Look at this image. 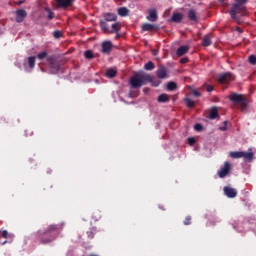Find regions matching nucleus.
<instances>
[{"instance_id": "37", "label": "nucleus", "mask_w": 256, "mask_h": 256, "mask_svg": "<svg viewBox=\"0 0 256 256\" xmlns=\"http://www.w3.org/2000/svg\"><path fill=\"white\" fill-rule=\"evenodd\" d=\"M153 79L154 77L152 76V82L150 83H152L153 87H159V85H161V81L159 80L154 81Z\"/></svg>"}, {"instance_id": "9", "label": "nucleus", "mask_w": 256, "mask_h": 256, "mask_svg": "<svg viewBox=\"0 0 256 256\" xmlns=\"http://www.w3.org/2000/svg\"><path fill=\"white\" fill-rule=\"evenodd\" d=\"M223 191H224V195H226L228 199H235V197H237V190L235 188L226 186L223 188Z\"/></svg>"}, {"instance_id": "21", "label": "nucleus", "mask_w": 256, "mask_h": 256, "mask_svg": "<svg viewBox=\"0 0 256 256\" xmlns=\"http://www.w3.org/2000/svg\"><path fill=\"white\" fill-rule=\"evenodd\" d=\"M99 25L101 28V31L104 33H109V24L105 20H99Z\"/></svg>"}, {"instance_id": "18", "label": "nucleus", "mask_w": 256, "mask_h": 256, "mask_svg": "<svg viewBox=\"0 0 256 256\" xmlns=\"http://www.w3.org/2000/svg\"><path fill=\"white\" fill-rule=\"evenodd\" d=\"M121 31V23L115 22L111 25V29L108 30V33L113 35V33H119Z\"/></svg>"}, {"instance_id": "38", "label": "nucleus", "mask_w": 256, "mask_h": 256, "mask_svg": "<svg viewBox=\"0 0 256 256\" xmlns=\"http://www.w3.org/2000/svg\"><path fill=\"white\" fill-rule=\"evenodd\" d=\"M195 131H203V125L197 123L194 125Z\"/></svg>"}, {"instance_id": "40", "label": "nucleus", "mask_w": 256, "mask_h": 256, "mask_svg": "<svg viewBox=\"0 0 256 256\" xmlns=\"http://www.w3.org/2000/svg\"><path fill=\"white\" fill-rule=\"evenodd\" d=\"M184 225H191V216H186L184 220Z\"/></svg>"}, {"instance_id": "11", "label": "nucleus", "mask_w": 256, "mask_h": 256, "mask_svg": "<svg viewBox=\"0 0 256 256\" xmlns=\"http://www.w3.org/2000/svg\"><path fill=\"white\" fill-rule=\"evenodd\" d=\"M167 73V67L163 65L159 66L158 70L156 71L158 79H167Z\"/></svg>"}, {"instance_id": "26", "label": "nucleus", "mask_w": 256, "mask_h": 256, "mask_svg": "<svg viewBox=\"0 0 256 256\" xmlns=\"http://www.w3.org/2000/svg\"><path fill=\"white\" fill-rule=\"evenodd\" d=\"M210 119H217V117H219V111L217 110V107H213L210 110V115H209Z\"/></svg>"}, {"instance_id": "2", "label": "nucleus", "mask_w": 256, "mask_h": 256, "mask_svg": "<svg viewBox=\"0 0 256 256\" xmlns=\"http://www.w3.org/2000/svg\"><path fill=\"white\" fill-rule=\"evenodd\" d=\"M129 83L132 89H141L143 85H147V83H153V76L141 71L134 74L130 78Z\"/></svg>"}, {"instance_id": "20", "label": "nucleus", "mask_w": 256, "mask_h": 256, "mask_svg": "<svg viewBox=\"0 0 256 256\" xmlns=\"http://www.w3.org/2000/svg\"><path fill=\"white\" fill-rule=\"evenodd\" d=\"M171 21L173 23H181V21H183V14H181V13H173V15L171 17Z\"/></svg>"}, {"instance_id": "25", "label": "nucleus", "mask_w": 256, "mask_h": 256, "mask_svg": "<svg viewBox=\"0 0 256 256\" xmlns=\"http://www.w3.org/2000/svg\"><path fill=\"white\" fill-rule=\"evenodd\" d=\"M116 76H117V70L112 68L107 70L106 77H108V79H113Z\"/></svg>"}, {"instance_id": "1", "label": "nucleus", "mask_w": 256, "mask_h": 256, "mask_svg": "<svg viewBox=\"0 0 256 256\" xmlns=\"http://www.w3.org/2000/svg\"><path fill=\"white\" fill-rule=\"evenodd\" d=\"M63 226L61 224H51L44 232L38 231L36 238L42 245H47L57 238V233L61 231Z\"/></svg>"}, {"instance_id": "7", "label": "nucleus", "mask_w": 256, "mask_h": 256, "mask_svg": "<svg viewBox=\"0 0 256 256\" xmlns=\"http://www.w3.org/2000/svg\"><path fill=\"white\" fill-rule=\"evenodd\" d=\"M217 81L221 84L231 83V81H235V76L230 72L222 73L218 75Z\"/></svg>"}, {"instance_id": "15", "label": "nucleus", "mask_w": 256, "mask_h": 256, "mask_svg": "<svg viewBox=\"0 0 256 256\" xmlns=\"http://www.w3.org/2000/svg\"><path fill=\"white\" fill-rule=\"evenodd\" d=\"M141 29L142 31H157L159 29V26L151 23H144Z\"/></svg>"}, {"instance_id": "35", "label": "nucleus", "mask_w": 256, "mask_h": 256, "mask_svg": "<svg viewBox=\"0 0 256 256\" xmlns=\"http://www.w3.org/2000/svg\"><path fill=\"white\" fill-rule=\"evenodd\" d=\"M249 63H250V65H256V56L255 55L249 56Z\"/></svg>"}, {"instance_id": "29", "label": "nucleus", "mask_w": 256, "mask_h": 256, "mask_svg": "<svg viewBox=\"0 0 256 256\" xmlns=\"http://www.w3.org/2000/svg\"><path fill=\"white\" fill-rule=\"evenodd\" d=\"M177 89V83L175 82H168L167 83V90L168 91H176Z\"/></svg>"}, {"instance_id": "10", "label": "nucleus", "mask_w": 256, "mask_h": 256, "mask_svg": "<svg viewBox=\"0 0 256 256\" xmlns=\"http://www.w3.org/2000/svg\"><path fill=\"white\" fill-rule=\"evenodd\" d=\"M27 17V11L25 9L16 10V23H23Z\"/></svg>"}, {"instance_id": "34", "label": "nucleus", "mask_w": 256, "mask_h": 256, "mask_svg": "<svg viewBox=\"0 0 256 256\" xmlns=\"http://www.w3.org/2000/svg\"><path fill=\"white\" fill-rule=\"evenodd\" d=\"M62 35H63V33L59 30L54 31V33H53V36L55 39H61Z\"/></svg>"}, {"instance_id": "30", "label": "nucleus", "mask_w": 256, "mask_h": 256, "mask_svg": "<svg viewBox=\"0 0 256 256\" xmlns=\"http://www.w3.org/2000/svg\"><path fill=\"white\" fill-rule=\"evenodd\" d=\"M185 103L189 109H193V107H195V102L191 100V98H185Z\"/></svg>"}, {"instance_id": "27", "label": "nucleus", "mask_w": 256, "mask_h": 256, "mask_svg": "<svg viewBox=\"0 0 256 256\" xmlns=\"http://www.w3.org/2000/svg\"><path fill=\"white\" fill-rule=\"evenodd\" d=\"M36 57L35 56H30L28 58V65L30 67V69H35V61H36Z\"/></svg>"}, {"instance_id": "14", "label": "nucleus", "mask_w": 256, "mask_h": 256, "mask_svg": "<svg viewBox=\"0 0 256 256\" xmlns=\"http://www.w3.org/2000/svg\"><path fill=\"white\" fill-rule=\"evenodd\" d=\"M147 21H151L152 23H155L157 19H159V16L157 15L156 9H150L149 15L146 17Z\"/></svg>"}, {"instance_id": "43", "label": "nucleus", "mask_w": 256, "mask_h": 256, "mask_svg": "<svg viewBox=\"0 0 256 256\" xmlns=\"http://www.w3.org/2000/svg\"><path fill=\"white\" fill-rule=\"evenodd\" d=\"M87 235L89 239H93V237H95V234L93 233V231L87 232Z\"/></svg>"}, {"instance_id": "3", "label": "nucleus", "mask_w": 256, "mask_h": 256, "mask_svg": "<svg viewBox=\"0 0 256 256\" xmlns=\"http://www.w3.org/2000/svg\"><path fill=\"white\" fill-rule=\"evenodd\" d=\"M245 3H247V0H236V3L232 5L229 13L234 21H239V16L237 15H245V12L247 11Z\"/></svg>"}, {"instance_id": "23", "label": "nucleus", "mask_w": 256, "mask_h": 256, "mask_svg": "<svg viewBox=\"0 0 256 256\" xmlns=\"http://www.w3.org/2000/svg\"><path fill=\"white\" fill-rule=\"evenodd\" d=\"M158 103H169V95L160 94L157 99Z\"/></svg>"}, {"instance_id": "50", "label": "nucleus", "mask_w": 256, "mask_h": 256, "mask_svg": "<svg viewBox=\"0 0 256 256\" xmlns=\"http://www.w3.org/2000/svg\"><path fill=\"white\" fill-rule=\"evenodd\" d=\"M7 243V241H5L4 243H3V245H5Z\"/></svg>"}, {"instance_id": "47", "label": "nucleus", "mask_w": 256, "mask_h": 256, "mask_svg": "<svg viewBox=\"0 0 256 256\" xmlns=\"http://www.w3.org/2000/svg\"><path fill=\"white\" fill-rule=\"evenodd\" d=\"M115 34H116L115 39H121V34H119V32H117Z\"/></svg>"}, {"instance_id": "42", "label": "nucleus", "mask_w": 256, "mask_h": 256, "mask_svg": "<svg viewBox=\"0 0 256 256\" xmlns=\"http://www.w3.org/2000/svg\"><path fill=\"white\" fill-rule=\"evenodd\" d=\"M2 237H3V239H7V237H9V232L7 230H3Z\"/></svg>"}, {"instance_id": "12", "label": "nucleus", "mask_w": 256, "mask_h": 256, "mask_svg": "<svg viewBox=\"0 0 256 256\" xmlns=\"http://www.w3.org/2000/svg\"><path fill=\"white\" fill-rule=\"evenodd\" d=\"M113 50V43L111 41H105L102 43V52L109 55Z\"/></svg>"}, {"instance_id": "5", "label": "nucleus", "mask_w": 256, "mask_h": 256, "mask_svg": "<svg viewBox=\"0 0 256 256\" xmlns=\"http://www.w3.org/2000/svg\"><path fill=\"white\" fill-rule=\"evenodd\" d=\"M47 62L49 63L51 75H57V73L61 71V64L59 63V61H57V58L55 56H49L47 58Z\"/></svg>"}, {"instance_id": "4", "label": "nucleus", "mask_w": 256, "mask_h": 256, "mask_svg": "<svg viewBox=\"0 0 256 256\" xmlns=\"http://www.w3.org/2000/svg\"><path fill=\"white\" fill-rule=\"evenodd\" d=\"M229 99L235 105H239V107L241 108V111H245V109H247V99L245 97H243V95L237 94V93H232L229 96Z\"/></svg>"}, {"instance_id": "45", "label": "nucleus", "mask_w": 256, "mask_h": 256, "mask_svg": "<svg viewBox=\"0 0 256 256\" xmlns=\"http://www.w3.org/2000/svg\"><path fill=\"white\" fill-rule=\"evenodd\" d=\"M224 126L220 127V131H227V122H224Z\"/></svg>"}, {"instance_id": "49", "label": "nucleus", "mask_w": 256, "mask_h": 256, "mask_svg": "<svg viewBox=\"0 0 256 256\" xmlns=\"http://www.w3.org/2000/svg\"><path fill=\"white\" fill-rule=\"evenodd\" d=\"M225 0H220L221 3H224Z\"/></svg>"}, {"instance_id": "41", "label": "nucleus", "mask_w": 256, "mask_h": 256, "mask_svg": "<svg viewBox=\"0 0 256 256\" xmlns=\"http://www.w3.org/2000/svg\"><path fill=\"white\" fill-rule=\"evenodd\" d=\"M180 63H181L182 65H185V63H189V58H187V57L181 58V59H180Z\"/></svg>"}, {"instance_id": "16", "label": "nucleus", "mask_w": 256, "mask_h": 256, "mask_svg": "<svg viewBox=\"0 0 256 256\" xmlns=\"http://www.w3.org/2000/svg\"><path fill=\"white\" fill-rule=\"evenodd\" d=\"M188 19L190 21H193L194 23H198L199 18L197 17V12L195 9H190L187 13Z\"/></svg>"}, {"instance_id": "6", "label": "nucleus", "mask_w": 256, "mask_h": 256, "mask_svg": "<svg viewBox=\"0 0 256 256\" xmlns=\"http://www.w3.org/2000/svg\"><path fill=\"white\" fill-rule=\"evenodd\" d=\"M230 157L232 159H244V161H253L254 154L253 152L234 151L230 152Z\"/></svg>"}, {"instance_id": "8", "label": "nucleus", "mask_w": 256, "mask_h": 256, "mask_svg": "<svg viewBox=\"0 0 256 256\" xmlns=\"http://www.w3.org/2000/svg\"><path fill=\"white\" fill-rule=\"evenodd\" d=\"M229 173H231V163L225 162L224 166L218 171V176L220 179H224V177H227Z\"/></svg>"}, {"instance_id": "28", "label": "nucleus", "mask_w": 256, "mask_h": 256, "mask_svg": "<svg viewBox=\"0 0 256 256\" xmlns=\"http://www.w3.org/2000/svg\"><path fill=\"white\" fill-rule=\"evenodd\" d=\"M144 69L146 71H153V69H155V64L152 61H149L144 65Z\"/></svg>"}, {"instance_id": "22", "label": "nucleus", "mask_w": 256, "mask_h": 256, "mask_svg": "<svg viewBox=\"0 0 256 256\" xmlns=\"http://www.w3.org/2000/svg\"><path fill=\"white\" fill-rule=\"evenodd\" d=\"M117 13L120 17H127V15H129V10L127 7H121L118 9Z\"/></svg>"}, {"instance_id": "44", "label": "nucleus", "mask_w": 256, "mask_h": 256, "mask_svg": "<svg viewBox=\"0 0 256 256\" xmlns=\"http://www.w3.org/2000/svg\"><path fill=\"white\" fill-rule=\"evenodd\" d=\"M206 91L208 93H211V91H213V86L212 85H208L207 88H206Z\"/></svg>"}, {"instance_id": "19", "label": "nucleus", "mask_w": 256, "mask_h": 256, "mask_svg": "<svg viewBox=\"0 0 256 256\" xmlns=\"http://www.w3.org/2000/svg\"><path fill=\"white\" fill-rule=\"evenodd\" d=\"M186 53H189V46L188 45H183V46H180L177 49L176 55L178 57H183V55H185Z\"/></svg>"}, {"instance_id": "13", "label": "nucleus", "mask_w": 256, "mask_h": 256, "mask_svg": "<svg viewBox=\"0 0 256 256\" xmlns=\"http://www.w3.org/2000/svg\"><path fill=\"white\" fill-rule=\"evenodd\" d=\"M58 7L62 9H67V7H71L73 5V0H56Z\"/></svg>"}, {"instance_id": "33", "label": "nucleus", "mask_w": 256, "mask_h": 256, "mask_svg": "<svg viewBox=\"0 0 256 256\" xmlns=\"http://www.w3.org/2000/svg\"><path fill=\"white\" fill-rule=\"evenodd\" d=\"M45 11L48 12V19L51 21L52 19H55V13H53L49 8H45Z\"/></svg>"}, {"instance_id": "24", "label": "nucleus", "mask_w": 256, "mask_h": 256, "mask_svg": "<svg viewBox=\"0 0 256 256\" xmlns=\"http://www.w3.org/2000/svg\"><path fill=\"white\" fill-rule=\"evenodd\" d=\"M212 42H211V36L209 35H205L203 40H202V45L203 47H209L211 46Z\"/></svg>"}, {"instance_id": "48", "label": "nucleus", "mask_w": 256, "mask_h": 256, "mask_svg": "<svg viewBox=\"0 0 256 256\" xmlns=\"http://www.w3.org/2000/svg\"><path fill=\"white\" fill-rule=\"evenodd\" d=\"M129 96L130 97H137V95H135L133 92H130Z\"/></svg>"}, {"instance_id": "46", "label": "nucleus", "mask_w": 256, "mask_h": 256, "mask_svg": "<svg viewBox=\"0 0 256 256\" xmlns=\"http://www.w3.org/2000/svg\"><path fill=\"white\" fill-rule=\"evenodd\" d=\"M23 3H25V0H20V1L16 2V5H23Z\"/></svg>"}, {"instance_id": "31", "label": "nucleus", "mask_w": 256, "mask_h": 256, "mask_svg": "<svg viewBox=\"0 0 256 256\" xmlns=\"http://www.w3.org/2000/svg\"><path fill=\"white\" fill-rule=\"evenodd\" d=\"M84 57H85V59H93L95 56L93 55V51L87 50L84 53Z\"/></svg>"}, {"instance_id": "39", "label": "nucleus", "mask_w": 256, "mask_h": 256, "mask_svg": "<svg viewBox=\"0 0 256 256\" xmlns=\"http://www.w3.org/2000/svg\"><path fill=\"white\" fill-rule=\"evenodd\" d=\"M187 141H188V144H189L191 147H193V145L196 143L195 138H193V137H189V138L187 139Z\"/></svg>"}, {"instance_id": "36", "label": "nucleus", "mask_w": 256, "mask_h": 256, "mask_svg": "<svg viewBox=\"0 0 256 256\" xmlns=\"http://www.w3.org/2000/svg\"><path fill=\"white\" fill-rule=\"evenodd\" d=\"M191 93L194 97H201V92H199L197 89H193Z\"/></svg>"}, {"instance_id": "17", "label": "nucleus", "mask_w": 256, "mask_h": 256, "mask_svg": "<svg viewBox=\"0 0 256 256\" xmlns=\"http://www.w3.org/2000/svg\"><path fill=\"white\" fill-rule=\"evenodd\" d=\"M103 18H104V21H107V22L117 21V14L106 12L103 14Z\"/></svg>"}, {"instance_id": "32", "label": "nucleus", "mask_w": 256, "mask_h": 256, "mask_svg": "<svg viewBox=\"0 0 256 256\" xmlns=\"http://www.w3.org/2000/svg\"><path fill=\"white\" fill-rule=\"evenodd\" d=\"M48 55H49V54H48L46 51H43V52L39 53V54L37 55V57H38V59H39L40 61H43V59H46V57H47Z\"/></svg>"}]
</instances>
